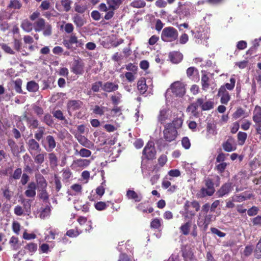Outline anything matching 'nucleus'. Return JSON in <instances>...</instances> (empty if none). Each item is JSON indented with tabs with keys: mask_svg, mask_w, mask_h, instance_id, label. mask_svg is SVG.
<instances>
[{
	"mask_svg": "<svg viewBox=\"0 0 261 261\" xmlns=\"http://www.w3.org/2000/svg\"><path fill=\"white\" fill-rule=\"evenodd\" d=\"M203 98H198L196 100L191 103L187 108V111L190 112L195 117H198L199 113L197 111L198 107H200L202 111H208L213 109L214 102L208 100L204 102Z\"/></svg>",
	"mask_w": 261,
	"mask_h": 261,
	"instance_id": "obj_1",
	"label": "nucleus"
},
{
	"mask_svg": "<svg viewBox=\"0 0 261 261\" xmlns=\"http://www.w3.org/2000/svg\"><path fill=\"white\" fill-rule=\"evenodd\" d=\"M178 32L173 27H167L164 28L162 31L161 38L164 42H171L178 39Z\"/></svg>",
	"mask_w": 261,
	"mask_h": 261,
	"instance_id": "obj_2",
	"label": "nucleus"
},
{
	"mask_svg": "<svg viewBox=\"0 0 261 261\" xmlns=\"http://www.w3.org/2000/svg\"><path fill=\"white\" fill-rule=\"evenodd\" d=\"M163 138L168 142H171L176 140L178 136L177 130L171 126L170 124H166L163 130Z\"/></svg>",
	"mask_w": 261,
	"mask_h": 261,
	"instance_id": "obj_3",
	"label": "nucleus"
},
{
	"mask_svg": "<svg viewBox=\"0 0 261 261\" xmlns=\"http://www.w3.org/2000/svg\"><path fill=\"white\" fill-rule=\"evenodd\" d=\"M195 39L206 40L209 38V32L207 29H205L201 25L195 27L194 30L191 31Z\"/></svg>",
	"mask_w": 261,
	"mask_h": 261,
	"instance_id": "obj_4",
	"label": "nucleus"
},
{
	"mask_svg": "<svg viewBox=\"0 0 261 261\" xmlns=\"http://www.w3.org/2000/svg\"><path fill=\"white\" fill-rule=\"evenodd\" d=\"M213 215L211 214H205L200 213L198 216L197 223L200 228H202L204 231H205L208 225L212 222Z\"/></svg>",
	"mask_w": 261,
	"mask_h": 261,
	"instance_id": "obj_5",
	"label": "nucleus"
},
{
	"mask_svg": "<svg viewBox=\"0 0 261 261\" xmlns=\"http://www.w3.org/2000/svg\"><path fill=\"white\" fill-rule=\"evenodd\" d=\"M190 206L194 208L196 212H198L200 210V204L197 201L193 200L192 202L186 201L184 205V210L185 211V215L184 217L185 218L188 217V215L191 217H193L195 215V213L190 210Z\"/></svg>",
	"mask_w": 261,
	"mask_h": 261,
	"instance_id": "obj_6",
	"label": "nucleus"
},
{
	"mask_svg": "<svg viewBox=\"0 0 261 261\" xmlns=\"http://www.w3.org/2000/svg\"><path fill=\"white\" fill-rule=\"evenodd\" d=\"M83 105V102L80 100L71 99L68 100L66 108L69 115L71 116L72 113L80 110Z\"/></svg>",
	"mask_w": 261,
	"mask_h": 261,
	"instance_id": "obj_7",
	"label": "nucleus"
},
{
	"mask_svg": "<svg viewBox=\"0 0 261 261\" xmlns=\"http://www.w3.org/2000/svg\"><path fill=\"white\" fill-rule=\"evenodd\" d=\"M41 144L44 149L47 152L52 151L57 146V142L54 136L51 135H47L46 137L42 140Z\"/></svg>",
	"mask_w": 261,
	"mask_h": 261,
	"instance_id": "obj_8",
	"label": "nucleus"
},
{
	"mask_svg": "<svg viewBox=\"0 0 261 261\" xmlns=\"http://www.w3.org/2000/svg\"><path fill=\"white\" fill-rule=\"evenodd\" d=\"M142 153L146 159L153 160L156 154V150L152 142H148L144 148Z\"/></svg>",
	"mask_w": 261,
	"mask_h": 261,
	"instance_id": "obj_9",
	"label": "nucleus"
},
{
	"mask_svg": "<svg viewBox=\"0 0 261 261\" xmlns=\"http://www.w3.org/2000/svg\"><path fill=\"white\" fill-rule=\"evenodd\" d=\"M28 151L33 156L37 152H40L41 150L39 143L35 139H30L27 142Z\"/></svg>",
	"mask_w": 261,
	"mask_h": 261,
	"instance_id": "obj_10",
	"label": "nucleus"
},
{
	"mask_svg": "<svg viewBox=\"0 0 261 261\" xmlns=\"http://www.w3.org/2000/svg\"><path fill=\"white\" fill-rule=\"evenodd\" d=\"M23 119L26 121L28 127L31 129H35L39 127V122L34 116H29L26 113L23 114Z\"/></svg>",
	"mask_w": 261,
	"mask_h": 261,
	"instance_id": "obj_11",
	"label": "nucleus"
},
{
	"mask_svg": "<svg viewBox=\"0 0 261 261\" xmlns=\"http://www.w3.org/2000/svg\"><path fill=\"white\" fill-rule=\"evenodd\" d=\"M172 92L177 96H183L186 93V89L184 84L179 81L173 83L171 85Z\"/></svg>",
	"mask_w": 261,
	"mask_h": 261,
	"instance_id": "obj_12",
	"label": "nucleus"
},
{
	"mask_svg": "<svg viewBox=\"0 0 261 261\" xmlns=\"http://www.w3.org/2000/svg\"><path fill=\"white\" fill-rule=\"evenodd\" d=\"M84 64L81 59L74 60L72 67L71 71L76 75H82L84 72Z\"/></svg>",
	"mask_w": 261,
	"mask_h": 261,
	"instance_id": "obj_13",
	"label": "nucleus"
},
{
	"mask_svg": "<svg viewBox=\"0 0 261 261\" xmlns=\"http://www.w3.org/2000/svg\"><path fill=\"white\" fill-rule=\"evenodd\" d=\"M217 96L221 97L220 102L222 104H227L230 99V96L224 87H220Z\"/></svg>",
	"mask_w": 261,
	"mask_h": 261,
	"instance_id": "obj_14",
	"label": "nucleus"
},
{
	"mask_svg": "<svg viewBox=\"0 0 261 261\" xmlns=\"http://www.w3.org/2000/svg\"><path fill=\"white\" fill-rule=\"evenodd\" d=\"M232 189V183L230 182L223 184L217 191V195L219 197H222L227 195Z\"/></svg>",
	"mask_w": 261,
	"mask_h": 261,
	"instance_id": "obj_15",
	"label": "nucleus"
},
{
	"mask_svg": "<svg viewBox=\"0 0 261 261\" xmlns=\"http://www.w3.org/2000/svg\"><path fill=\"white\" fill-rule=\"evenodd\" d=\"M37 185L34 181L30 182L27 186V189L24 194L27 197L34 198L36 195Z\"/></svg>",
	"mask_w": 261,
	"mask_h": 261,
	"instance_id": "obj_16",
	"label": "nucleus"
},
{
	"mask_svg": "<svg viewBox=\"0 0 261 261\" xmlns=\"http://www.w3.org/2000/svg\"><path fill=\"white\" fill-rule=\"evenodd\" d=\"M75 137L81 145L87 148H91L94 145L91 141L81 134L76 135Z\"/></svg>",
	"mask_w": 261,
	"mask_h": 261,
	"instance_id": "obj_17",
	"label": "nucleus"
},
{
	"mask_svg": "<svg viewBox=\"0 0 261 261\" xmlns=\"http://www.w3.org/2000/svg\"><path fill=\"white\" fill-rule=\"evenodd\" d=\"M119 85L113 82H107L103 84L102 89L108 93L116 91L118 89Z\"/></svg>",
	"mask_w": 261,
	"mask_h": 261,
	"instance_id": "obj_18",
	"label": "nucleus"
},
{
	"mask_svg": "<svg viewBox=\"0 0 261 261\" xmlns=\"http://www.w3.org/2000/svg\"><path fill=\"white\" fill-rule=\"evenodd\" d=\"M168 118V110L165 108L161 109L157 117L158 121L161 124H164Z\"/></svg>",
	"mask_w": 261,
	"mask_h": 261,
	"instance_id": "obj_19",
	"label": "nucleus"
},
{
	"mask_svg": "<svg viewBox=\"0 0 261 261\" xmlns=\"http://www.w3.org/2000/svg\"><path fill=\"white\" fill-rule=\"evenodd\" d=\"M137 89L140 94H144L148 89L145 78L142 77L137 82Z\"/></svg>",
	"mask_w": 261,
	"mask_h": 261,
	"instance_id": "obj_20",
	"label": "nucleus"
},
{
	"mask_svg": "<svg viewBox=\"0 0 261 261\" xmlns=\"http://www.w3.org/2000/svg\"><path fill=\"white\" fill-rule=\"evenodd\" d=\"M170 61L174 64H178L183 59V55L179 51L170 52L169 55Z\"/></svg>",
	"mask_w": 261,
	"mask_h": 261,
	"instance_id": "obj_21",
	"label": "nucleus"
},
{
	"mask_svg": "<svg viewBox=\"0 0 261 261\" xmlns=\"http://www.w3.org/2000/svg\"><path fill=\"white\" fill-rule=\"evenodd\" d=\"M90 163V160L78 159L73 161V165L76 168H84L88 167Z\"/></svg>",
	"mask_w": 261,
	"mask_h": 261,
	"instance_id": "obj_22",
	"label": "nucleus"
},
{
	"mask_svg": "<svg viewBox=\"0 0 261 261\" xmlns=\"http://www.w3.org/2000/svg\"><path fill=\"white\" fill-rule=\"evenodd\" d=\"M35 178L38 187V190L46 189L47 182L44 176L41 174H38L35 175Z\"/></svg>",
	"mask_w": 261,
	"mask_h": 261,
	"instance_id": "obj_23",
	"label": "nucleus"
},
{
	"mask_svg": "<svg viewBox=\"0 0 261 261\" xmlns=\"http://www.w3.org/2000/svg\"><path fill=\"white\" fill-rule=\"evenodd\" d=\"M202 73L201 80L202 89V90L206 91L209 88L210 86V78L206 74L205 71H202Z\"/></svg>",
	"mask_w": 261,
	"mask_h": 261,
	"instance_id": "obj_24",
	"label": "nucleus"
},
{
	"mask_svg": "<svg viewBox=\"0 0 261 261\" xmlns=\"http://www.w3.org/2000/svg\"><path fill=\"white\" fill-rule=\"evenodd\" d=\"M136 208L138 210L144 213H151L153 212V208L152 207H148V202H143L140 203L137 205Z\"/></svg>",
	"mask_w": 261,
	"mask_h": 261,
	"instance_id": "obj_25",
	"label": "nucleus"
},
{
	"mask_svg": "<svg viewBox=\"0 0 261 261\" xmlns=\"http://www.w3.org/2000/svg\"><path fill=\"white\" fill-rule=\"evenodd\" d=\"M126 196L129 199H133L136 202H140L142 199L141 194H137L135 191L128 190L126 192Z\"/></svg>",
	"mask_w": 261,
	"mask_h": 261,
	"instance_id": "obj_26",
	"label": "nucleus"
},
{
	"mask_svg": "<svg viewBox=\"0 0 261 261\" xmlns=\"http://www.w3.org/2000/svg\"><path fill=\"white\" fill-rule=\"evenodd\" d=\"M214 193L206 188L202 187L196 194V197L198 198H203L207 196H211Z\"/></svg>",
	"mask_w": 261,
	"mask_h": 261,
	"instance_id": "obj_27",
	"label": "nucleus"
},
{
	"mask_svg": "<svg viewBox=\"0 0 261 261\" xmlns=\"http://www.w3.org/2000/svg\"><path fill=\"white\" fill-rule=\"evenodd\" d=\"M252 119L255 124L261 123V107L258 106H255L253 112Z\"/></svg>",
	"mask_w": 261,
	"mask_h": 261,
	"instance_id": "obj_28",
	"label": "nucleus"
},
{
	"mask_svg": "<svg viewBox=\"0 0 261 261\" xmlns=\"http://www.w3.org/2000/svg\"><path fill=\"white\" fill-rule=\"evenodd\" d=\"M45 25V20L42 18H38L33 24L36 32H40L43 30Z\"/></svg>",
	"mask_w": 261,
	"mask_h": 261,
	"instance_id": "obj_29",
	"label": "nucleus"
},
{
	"mask_svg": "<svg viewBox=\"0 0 261 261\" xmlns=\"http://www.w3.org/2000/svg\"><path fill=\"white\" fill-rule=\"evenodd\" d=\"M233 140L232 139H227L222 144L223 149L226 152H231L236 149V147L232 145Z\"/></svg>",
	"mask_w": 261,
	"mask_h": 261,
	"instance_id": "obj_30",
	"label": "nucleus"
},
{
	"mask_svg": "<svg viewBox=\"0 0 261 261\" xmlns=\"http://www.w3.org/2000/svg\"><path fill=\"white\" fill-rule=\"evenodd\" d=\"M75 155H79L82 158H88L91 155V151L85 148H81L80 150L75 149Z\"/></svg>",
	"mask_w": 261,
	"mask_h": 261,
	"instance_id": "obj_31",
	"label": "nucleus"
},
{
	"mask_svg": "<svg viewBox=\"0 0 261 261\" xmlns=\"http://www.w3.org/2000/svg\"><path fill=\"white\" fill-rule=\"evenodd\" d=\"M72 20L77 28L82 27L85 23V21L83 17L77 14L74 15L72 17Z\"/></svg>",
	"mask_w": 261,
	"mask_h": 261,
	"instance_id": "obj_32",
	"label": "nucleus"
},
{
	"mask_svg": "<svg viewBox=\"0 0 261 261\" xmlns=\"http://www.w3.org/2000/svg\"><path fill=\"white\" fill-rule=\"evenodd\" d=\"M37 130L35 133V139L39 141L43 140V136L45 134V128L44 126H39Z\"/></svg>",
	"mask_w": 261,
	"mask_h": 261,
	"instance_id": "obj_33",
	"label": "nucleus"
},
{
	"mask_svg": "<svg viewBox=\"0 0 261 261\" xmlns=\"http://www.w3.org/2000/svg\"><path fill=\"white\" fill-rule=\"evenodd\" d=\"M47 155L46 152L43 151L36 155L35 154L32 156L35 162L37 164L41 165L44 162L45 156Z\"/></svg>",
	"mask_w": 261,
	"mask_h": 261,
	"instance_id": "obj_34",
	"label": "nucleus"
},
{
	"mask_svg": "<svg viewBox=\"0 0 261 261\" xmlns=\"http://www.w3.org/2000/svg\"><path fill=\"white\" fill-rule=\"evenodd\" d=\"M39 88L38 84L34 81H31L27 83V89L29 92H35L39 90Z\"/></svg>",
	"mask_w": 261,
	"mask_h": 261,
	"instance_id": "obj_35",
	"label": "nucleus"
},
{
	"mask_svg": "<svg viewBox=\"0 0 261 261\" xmlns=\"http://www.w3.org/2000/svg\"><path fill=\"white\" fill-rule=\"evenodd\" d=\"M21 28L26 32H30L33 30V24L28 19L23 20L20 25Z\"/></svg>",
	"mask_w": 261,
	"mask_h": 261,
	"instance_id": "obj_36",
	"label": "nucleus"
},
{
	"mask_svg": "<svg viewBox=\"0 0 261 261\" xmlns=\"http://www.w3.org/2000/svg\"><path fill=\"white\" fill-rule=\"evenodd\" d=\"M3 197L8 201H10L12 197L13 196L14 193L11 191L9 187L6 186L4 188L1 189Z\"/></svg>",
	"mask_w": 261,
	"mask_h": 261,
	"instance_id": "obj_37",
	"label": "nucleus"
},
{
	"mask_svg": "<svg viewBox=\"0 0 261 261\" xmlns=\"http://www.w3.org/2000/svg\"><path fill=\"white\" fill-rule=\"evenodd\" d=\"M253 197H254V195L252 193H249L247 195V196L243 195V194L236 195L233 197V200L236 202H241Z\"/></svg>",
	"mask_w": 261,
	"mask_h": 261,
	"instance_id": "obj_38",
	"label": "nucleus"
},
{
	"mask_svg": "<svg viewBox=\"0 0 261 261\" xmlns=\"http://www.w3.org/2000/svg\"><path fill=\"white\" fill-rule=\"evenodd\" d=\"M107 108L104 106H99L98 105H95L92 109V112L95 114L101 116L104 115L106 110H107Z\"/></svg>",
	"mask_w": 261,
	"mask_h": 261,
	"instance_id": "obj_39",
	"label": "nucleus"
},
{
	"mask_svg": "<svg viewBox=\"0 0 261 261\" xmlns=\"http://www.w3.org/2000/svg\"><path fill=\"white\" fill-rule=\"evenodd\" d=\"M37 248V244L33 242L28 243L24 246V249L26 250H28V251L30 253L31 255H32L36 252Z\"/></svg>",
	"mask_w": 261,
	"mask_h": 261,
	"instance_id": "obj_40",
	"label": "nucleus"
},
{
	"mask_svg": "<svg viewBox=\"0 0 261 261\" xmlns=\"http://www.w3.org/2000/svg\"><path fill=\"white\" fill-rule=\"evenodd\" d=\"M7 142L9 146L11 148L12 153L14 155L17 154L19 152V149L18 146L15 142L11 139H8Z\"/></svg>",
	"mask_w": 261,
	"mask_h": 261,
	"instance_id": "obj_41",
	"label": "nucleus"
},
{
	"mask_svg": "<svg viewBox=\"0 0 261 261\" xmlns=\"http://www.w3.org/2000/svg\"><path fill=\"white\" fill-rule=\"evenodd\" d=\"M182 256L185 261H191L193 258V253L191 249H185L182 250Z\"/></svg>",
	"mask_w": 261,
	"mask_h": 261,
	"instance_id": "obj_42",
	"label": "nucleus"
},
{
	"mask_svg": "<svg viewBox=\"0 0 261 261\" xmlns=\"http://www.w3.org/2000/svg\"><path fill=\"white\" fill-rule=\"evenodd\" d=\"M107 4L109 5V8L113 10L117 9L119 5L122 3L121 0H107Z\"/></svg>",
	"mask_w": 261,
	"mask_h": 261,
	"instance_id": "obj_43",
	"label": "nucleus"
},
{
	"mask_svg": "<svg viewBox=\"0 0 261 261\" xmlns=\"http://www.w3.org/2000/svg\"><path fill=\"white\" fill-rule=\"evenodd\" d=\"M183 123V119L181 118H176L173 119L171 123L168 124H171L172 127H174L177 130L181 127Z\"/></svg>",
	"mask_w": 261,
	"mask_h": 261,
	"instance_id": "obj_44",
	"label": "nucleus"
},
{
	"mask_svg": "<svg viewBox=\"0 0 261 261\" xmlns=\"http://www.w3.org/2000/svg\"><path fill=\"white\" fill-rule=\"evenodd\" d=\"M228 164H229L226 162L216 164L215 169L217 171L218 173L222 174L224 173Z\"/></svg>",
	"mask_w": 261,
	"mask_h": 261,
	"instance_id": "obj_45",
	"label": "nucleus"
},
{
	"mask_svg": "<svg viewBox=\"0 0 261 261\" xmlns=\"http://www.w3.org/2000/svg\"><path fill=\"white\" fill-rule=\"evenodd\" d=\"M21 203L22 204V208L24 211L28 215L31 213V202L30 200L22 199L21 200Z\"/></svg>",
	"mask_w": 261,
	"mask_h": 261,
	"instance_id": "obj_46",
	"label": "nucleus"
},
{
	"mask_svg": "<svg viewBox=\"0 0 261 261\" xmlns=\"http://www.w3.org/2000/svg\"><path fill=\"white\" fill-rule=\"evenodd\" d=\"M109 201H107V202H103V201H99L97 202H96L94 204V207L95 209L98 211H101L106 210L109 204L107 203H109Z\"/></svg>",
	"mask_w": 261,
	"mask_h": 261,
	"instance_id": "obj_47",
	"label": "nucleus"
},
{
	"mask_svg": "<svg viewBox=\"0 0 261 261\" xmlns=\"http://www.w3.org/2000/svg\"><path fill=\"white\" fill-rule=\"evenodd\" d=\"M190 227L191 221H190L181 225V226L180 227V230L182 234L185 236L189 234Z\"/></svg>",
	"mask_w": 261,
	"mask_h": 261,
	"instance_id": "obj_48",
	"label": "nucleus"
},
{
	"mask_svg": "<svg viewBox=\"0 0 261 261\" xmlns=\"http://www.w3.org/2000/svg\"><path fill=\"white\" fill-rule=\"evenodd\" d=\"M48 159L50 165L54 167H56L58 165V158L54 152L48 153Z\"/></svg>",
	"mask_w": 261,
	"mask_h": 261,
	"instance_id": "obj_49",
	"label": "nucleus"
},
{
	"mask_svg": "<svg viewBox=\"0 0 261 261\" xmlns=\"http://www.w3.org/2000/svg\"><path fill=\"white\" fill-rule=\"evenodd\" d=\"M38 197L40 199H42L43 201H47L48 200L49 196L47 192L46 189H42L38 190Z\"/></svg>",
	"mask_w": 261,
	"mask_h": 261,
	"instance_id": "obj_50",
	"label": "nucleus"
},
{
	"mask_svg": "<svg viewBox=\"0 0 261 261\" xmlns=\"http://www.w3.org/2000/svg\"><path fill=\"white\" fill-rule=\"evenodd\" d=\"M204 182L206 187V188L208 189L209 190H211L213 192H215L214 184L212 179L207 177L204 179Z\"/></svg>",
	"mask_w": 261,
	"mask_h": 261,
	"instance_id": "obj_51",
	"label": "nucleus"
},
{
	"mask_svg": "<svg viewBox=\"0 0 261 261\" xmlns=\"http://www.w3.org/2000/svg\"><path fill=\"white\" fill-rule=\"evenodd\" d=\"M186 73L187 76L191 79L192 76L198 74V70L195 67H190L187 69Z\"/></svg>",
	"mask_w": 261,
	"mask_h": 261,
	"instance_id": "obj_52",
	"label": "nucleus"
},
{
	"mask_svg": "<svg viewBox=\"0 0 261 261\" xmlns=\"http://www.w3.org/2000/svg\"><path fill=\"white\" fill-rule=\"evenodd\" d=\"M14 89L15 91L18 93H22V90L21 89V86L22 84V81L20 79H17L14 81Z\"/></svg>",
	"mask_w": 261,
	"mask_h": 261,
	"instance_id": "obj_53",
	"label": "nucleus"
},
{
	"mask_svg": "<svg viewBox=\"0 0 261 261\" xmlns=\"http://www.w3.org/2000/svg\"><path fill=\"white\" fill-rule=\"evenodd\" d=\"M50 207L49 205H46L45 207L42 208L40 212V217L44 219L49 216L50 213Z\"/></svg>",
	"mask_w": 261,
	"mask_h": 261,
	"instance_id": "obj_54",
	"label": "nucleus"
},
{
	"mask_svg": "<svg viewBox=\"0 0 261 261\" xmlns=\"http://www.w3.org/2000/svg\"><path fill=\"white\" fill-rule=\"evenodd\" d=\"M247 134L245 132H239L237 135L239 144L243 145L247 139Z\"/></svg>",
	"mask_w": 261,
	"mask_h": 261,
	"instance_id": "obj_55",
	"label": "nucleus"
},
{
	"mask_svg": "<svg viewBox=\"0 0 261 261\" xmlns=\"http://www.w3.org/2000/svg\"><path fill=\"white\" fill-rule=\"evenodd\" d=\"M22 5L18 0L11 1L8 6L9 8H13L14 9H20Z\"/></svg>",
	"mask_w": 261,
	"mask_h": 261,
	"instance_id": "obj_56",
	"label": "nucleus"
},
{
	"mask_svg": "<svg viewBox=\"0 0 261 261\" xmlns=\"http://www.w3.org/2000/svg\"><path fill=\"white\" fill-rule=\"evenodd\" d=\"M61 3L65 11L69 12L70 11L72 3L71 0H61Z\"/></svg>",
	"mask_w": 261,
	"mask_h": 261,
	"instance_id": "obj_57",
	"label": "nucleus"
},
{
	"mask_svg": "<svg viewBox=\"0 0 261 261\" xmlns=\"http://www.w3.org/2000/svg\"><path fill=\"white\" fill-rule=\"evenodd\" d=\"M146 3L143 0H135L131 3V6L134 8H141L145 6Z\"/></svg>",
	"mask_w": 261,
	"mask_h": 261,
	"instance_id": "obj_58",
	"label": "nucleus"
},
{
	"mask_svg": "<svg viewBox=\"0 0 261 261\" xmlns=\"http://www.w3.org/2000/svg\"><path fill=\"white\" fill-rule=\"evenodd\" d=\"M254 256L257 259L261 258V238L256 244V248L254 250Z\"/></svg>",
	"mask_w": 261,
	"mask_h": 261,
	"instance_id": "obj_59",
	"label": "nucleus"
},
{
	"mask_svg": "<svg viewBox=\"0 0 261 261\" xmlns=\"http://www.w3.org/2000/svg\"><path fill=\"white\" fill-rule=\"evenodd\" d=\"M105 181L102 182L101 185L96 189V193L101 198L105 192Z\"/></svg>",
	"mask_w": 261,
	"mask_h": 261,
	"instance_id": "obj_60",
	"label": "nucleus"
},
{
	"mask_svg": "<svg viewBox=\"0 0 261 261\" xmlns=\"http://www.w3.org/2000/svg\"><path fill=\"white\" fill-rule=\"evenodd\" d=\"M236 83V79L234 77H231L230 79V83H226L224 85L221 86V87H224L225 89L228 90H232L234 87Z\"/></svg>",
	"mask_w": 261,
	"mask_h": 261,
	"instance_id": "obj_61",
	"label": "nucleus"
},
{
	"mask_svg": "<svg viewBox=\"0 0 261 261\" xmlns=\"http://www.w3.org/2000/svg\"><path fill=\"white\" fill-rule=\"evenodd\" d=\"M245 114L244 110L240 107L237 109V110L233 113L232 114V117L234 119H237L242 116H243Z\"/></svg>",
	"mask_w": 261,
	"mask_h": 261,
	"instance_id": "obj_62",
	"label": "nucleus"
},
{
	"mask_svg": "<svg viewBox=\"0 0 261 261\" xmlns=\"http://www.w3.org/2000/svg\"><path fill=\"white\" fill-rule=\"evenodd\" d=\"M161 226V221L158 218L153 219L150 222V227L153 229H159Z\"/></svg>",
	"mask_w": 261,
	"mask_h": 261,
	"instance_id": "obj_63",
	"label": "nucleus"
},
{
	"mask_svg": "<svg viewBox=\"0 0 261 261\" xmlns=\"http://www.w3.org/2000/svg\"><path fill=\"white\" fill-rule=\"evenodd\" d=\"M103 84L101 81H98L92 84L91 86V90L94 92H98L100 90V88L102 87Z\"/></svg>",
	"mask_w": 261,
	"mask_h": 261,
	"instance_id": "obj_64",
	"label": "nucleus"
}]
</instances>
